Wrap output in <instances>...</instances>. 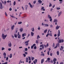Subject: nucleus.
Returning <instances> with one entry per match:
<instances>
[{
	"label": "nucleus",
	"instance_id": "11",
	"mask_svg": "<svg viewBox=\"0 0 64 64\" xmlns=\"http://www.w3.org/2000/svg\"><path fill=\"white\" fill-rule=\"evenodd\" d=\"M28 7V5H26L25 6V9L26 10H27Z\"/></svg>",
	"mask_w": 64,
	"mask_h": 64
},
{
	"label": "nucleus",
	"instance_id": "39",
	"mask_svg": "<svg viewBox=\"0 0 64 64\" xmlns=\"http://www.w3.org/2000/svg\"><path fill=\"white\" fill-rule=\"evenodd\" d=\"M8 64V62H6L4 63H3L2 64Z\"/></svg>",
	"mask_w": 64,
	"mask_h": 64
},
{
	"label": "nucleus",
	"instance_id": "14",
	"mask_svg": "<svg viewBox=\"0 0 64 64\" xmlns=\"http://www.w3.org/2000/svg\"><path fill=\"white\" fill-rule=\"evenodd\" d=\"M38 2L39 3H40V4H41L42 2V1L41 0H38Z\"/></svg>",
	"mask_w": 64,
	"mask_h": 64
},
{
	"label": "nucleus",
	"instance_id": "27",
	"mask_svg": "<svg viewBox=\"0 0 64 64\" xmlns=\"http://www.w3.org/2000/svg\"><path fill=\"white\" fill-rule=\"evenodd\" d=\"M52 6V4H51V3H50V5L49 6L50 7H51V6Z\"/></svg>",
	"mask_w": 64,
	"mask_h": 64
},
{
	"label": "nucleus",
	"instance_id": "28",
	"mask_svg": "<svg viewBox=\"0 0 64 64\" xmlns=\"http://www.w3.org/2000/svg\"><path fill=\"white\" fill-rule=\"evenodd\" d=\"M22 23V22H18V24H21Z\"/></svg>",
	"mask_w": 64,
	"mask_h": 64
},
{
	"label": "nucleus",
	"instance_id": "64",
	"mask_svg": "<svg viewBox=\"0 0 64 64\" xmlns=\"http://www.w3.org/2000/svg\"><path fill=\"white\" fill-rule=\"evenodd\" d=\"M64 63L63 62H62L60 63V64H63Z\"/></svg>",
	"mask_w": 64,
	"mask_h": 64
},
{
	"label": "nucleus",
	"instance_id": "52",
	"mask_svg": "<svg viewBox=\"0 0 64 64\" xmlns=\"http://www.w3.org/2000/svg\"><path fill=\"white\" fill-rule=\"evenodd\" d=\"M28 58H29V60H31V58H30V57L28 56Z\"/></svg>",
	"mask_w": 64,
	"mask_h": 64
},
{
	"label": "nucleus",
	"instance_id": "54",
	"mask_svg": "<svg viewBox=\"0 0 64 64\" xmlns=\"http://www.w3.org/2000/svg\"><path fill=\"white\" fill-rule=\"evenodd\" d=\"M47 60L48 61H49L50 60V58H47Z\"/></svg>",
	"mask_w": 64,
	"mask_h": 64
},
{
	"label": "nucleus",
	"instance_id": "4",
	"mask_svg": "<svg viewBox=\"0 0 64 64\" xmlns=\"http://www.w3.org/2000/svg\"><path fill=\"white\" fill-rule=\"evenodd\" d=\"M3 8V6L2 5V4L0 2V9H2Z\"/></svg>",
	"mask_w": 64,
	"mask_h": 64
},
{
	"label": "nucleus",
	"instance_id": "18",
	"mask_svg": "<svg viewBox=\"0 0 64 64\" xmlns=\"http://www.w3.org/2000/svg\"><path fill=\"white\" fill-rule=\"evenodd\" d=\"M56 45L58 47H60V44H59L58 42V43L56 44Z\"/></svg>",
	"mask_w": 64,
	"mask_h": 64
},
{
	"label": "nucleus",
	"instance_id": "38",
	"mask_svg": "<svg viewBox=\"0 0 64 64\" xmlns=\"http://www.w3.org/2000/svg\"><path fill=\"white\" fill-rule=\"evenodd\" d=\"M7 2L8 3H9V2H10V3H11V1L10 0H8L7 1Z\"/></svg>",
	"mask_w": 64,
	"mask_h": 64
},
{
	"label": "nucleus",
	"instance_id": "31",
	"mask_svg": "<svg viewBox=\"0 0 64 64\" xmlns=\"http://www.w3.org/2000/svg\"><path fill=\"white\" fill-rule=\"evenodd\" d=\"M47 30L46 29V30H45L44 31V32L45 33H46L47 32Z\"/></svg>",
	"mask_w": 64,
	"mask_h": 64
},
{
	"label": "nucleus",
	"instance_id": "30",
	"mask_svg": "<svg viewBox=\"0 0 64 64\" xmlns=\"http://www.w3.org/2000/svg\"><path fill=\"white\" fill-rule=\"evenodd\" d=\"M48 35H50V36H52V33H51L48 34Z\"/></svg>",
	"mask_w": 64,
	"mask_h": 64
},
{
	"label": "nucleus",
	"instance_id": "19",
	"mask_svg": "<svg viewBox=\"0 0 64 64\" xmlns=\"http://www.w3.org/2000/svg\"><path fill=\"white\" fill-rule=\"evenodd\" d=\"M29 41H30L29 40H28L27 41H26L25 42V44L28 43V42H29Z\"/></svg>",
	"mask_w": 64,
	"mask_h": 64
},
{
	"label": "nucleus",
	"instance_id": "37",
	"mask_svg": "<svg viewBox=\"0 0 64 64\" xmlns=\"http://www.w3.org/2000/svg\"><path fill=\"white\" fill-rule=\"evenodd\" d=\"M30 8H33V6H32V5L31 4L30 5Z\"/></svg>",
	"mask_w": 64,
	"mask_h": 64
},
{
	"label": "nucleus",
	"instance_id": "60",
	"mask_svg": "<svg viewBox=\"0 0 64 64\" xmlns=\"http://www.w3.org/2000/svg\"><path fill=\"white\" fill-rule=\"evenodd\" d=\"M48 35H49V34H46V37H47L48 36Z\"/></svg>",
	"mask_w": 64,
	"mask_h": 64
},
{
	"label": "nucleus",
	"instance_id": "63",
	"mask_svg": "<svg viewBox=\"0 0 64 64\" xmlns=\"http://www.w3.org/2000/svg\"><path fill=\"white\" fill-rule=\"evenodd\" d=\"M54 37H56V36H57V34H54Z\"/></svg>",
	"mask_w": 64,
	"mask_h": 64
},
{
	"label": "nucleus",
	"instance_id": "43",
	"mask_svg": "<svg viewBox=\"0 0 64 64\" xmlns=\"http://www.w3.org/2000/svg\"><path fill=\"white\" fill-rule=\"evenodd\" d=\"M53 47H55V44L54 43L52 45Z\"/></svg>",
	"mask_w": 64,
	"mask_h": 64
},
{
	"label": "nucleus",
	"instance_id": "62",
	"mask_svg": "<svg viewBox=\"0 0 64 64\" xmlns=\"http://www.w3.org/2000/svg\"><path fill=\"white\" fill-rule=\"evenodd\" d=\"M8 57H6V60H8Z\"/></svg>",
	"mask_w": 64,
	"mask_h": 64
},
{
	"label": "nucleus",
	"instance_id": "61",
	"mask_svg": "<svg viewBox=\"0 0 64 64\" xmlns=\"http://www.w3.org/2000/svg\"><path fill=\"white\" fill-rule=\"evenodd\" d=\"M28 44H29L27 43V44H26L25 45H26V46H28Z\"/></svg>",
	"mask_w": 64,
	"mask_h": 64
},
{
	"label": "nucleus",
	"instance_id": "13",
	"mask_svg": "<svg viewBox=\"0 0 64 64\" xmlns=\"http://www.w3.org/2000/svg\"><path fill=\"white\" fill-rule=\"evenodd\" d=\"M44 58L42 59L41 60V64H43L44 62Z\"/></svg>",
	"mask_w": 64,
	"mask_h": 64
},
{
	"label": "nucleus",
	"instance_id": "10",
	"mask_svg": "<svg viewBox=\"0 0 64 64\" xmlns=\"http://www.w3.org/2000/svg\"><path fill=\"white\" fill-rule=\"evenodd\" d=\"M60 27V26H58V25H57L56 27V30H58Z\"/></svg>",
	"mask_w": 64,
	"mask_h": 64
},
{
	"label": "nucleus",
	"instance_id": "29",
	"mask_svg": "<svg viewBox=\"0 0 64 64\" xmlns=\"http://www.w3.org/2000/svg\"><path fill=\"white\" fill-rule=\"evenodd\" d=\"M44 25H45V26H46V27H48V26H49L48 24H45Z\"/></svg>",
	"mask_w": 64,
	"mask_h": 64
},
{
	"label": "nucleus",
	"instance_id": "45",
	"mask_svg": "<svg viewBox=\"0 0 64 64\" xmlns=\"http://www.w3.org/2000/svg\"><path fill=\"white\" fill-rule=\"evenodd\" d=\"M41 56H44V54H41Z\"/></svg>",
	"mask_w": 64,
	"mask_h": 64
},
{
	"label": "nucleus",
	"instance_id": "48",
	"mask_svg": "<svg viewBox=\"0 0 64 64\" xmlns=\"http://www.w3.org/2000/svg\"><path fill=\"white\" fill-rule=\"evenodd\" d=\"M10 16H11V17H12V18H15V16H13L10 15Z\"/></svg>",
	"mask_w": 64,
	"mask_h": 64
},
{
	"label": "nucleus",
	"instance_id": "35",
	"mask_svg": "<svg viewBox=\"0 0 64 64\" xmlns=\"http://www.w3.org/2000/svg\"><path fill=\"white\" fill-rule=\"evenodd\" d=\"M5 15L6 16H8V15H7V14L6 12H5Z\"/></svg>",
	"mask_w": 64,
	"mask_h": 64
},
{
	"label": "nucleus",
	"instance_id": "5",
	"mask_svg": "<svg viewBox=\"0 0 64 64\" xmlns=\"http://www.w3.org/2000/svg\"><path fill=\"white\" fill-rule=\"evenodd\" d=\"M60 36V30H58V37H59Z\"/></svg>",
	"mask_w": 64,
	"mask_h": 64
},
{
	"label": "nucleus",
	"instance_id": "3",
	"mask_svg": "<svg viewBox=\"0 0 64 64\" xmlns=\"http://www.w3.org/2000/svg\"><path fill=\"white\" fill-rule=\"evenodd\" d=\"M8 47H11L12 46V44L10 42H8Z\"/></svg>",
	"mask_w": 64,
	"mask_h": 64
},
{
	"label": "nucleus",
	"instance_id": "59",
	"mask_svg": "<svg viewBox=\"0 0 64 64\" xmlns=\"http://www.w3.org/2000/svg\"><path fill=\"white\" fill-rule=\"evenodd\" d=\"M46 46L47 47H48V46H49V44L48 43L47 44H46Z\"/></svg>",
	"mask_w": 64,
	"mask_h": 64
},
{
	"label": "nucleus",
	"instance_id": "55",
	"mask_svg": "<svg viewBox=\"0 0 64 64\" xmlns=\"http://www.w3.org/2000/svg\"><path fill=\"white\" fill-rule=\"evenodd\" d=\"M50 26L51 28H52L53 27V25H50Z\"/></svg>",
	"mask_w": 64,
	"mask_h": 64
},
{
	"label": "nucleus",
	"instance_id": "51",
	"mask_svg": "<svg viewBox=\"0 0 64 64\" xmlns=\"http://www.w3.org/2000/svg\"><path fill=\"white\" fill-rule=\"evenodd\" d=\"M44 46V45L42 44L41 45H40V47H42V46Z\"/></svg>",
	"mask_w": 64,
	"mask_h": 64
},
{
	"label": "nucleus",
	"instance_id": "2",
	"mask_svg": "<svg viewBox=\"0 0 64 64\" xmlns=\"http://www.w3.org/2000/svg\"><path fill=\"white\" fill-rule=\"evenodd\" d=\"M48 18L49 19H50V22L52 23V17L50 16V15H48Z\"/></svg>",
	"mask_w": 64,
	"mask_h": 64
},
{
	"label": "nucleus",
	"instance_id": "16",
	"mask_svg": "<svg viewBox=\"0 0 64 64\" xmlns=\"http://www.w3.org/2000/svg\"><path fill=\"white\" fill-rule=\"evenodd\" d=\"M34 33H33V32H31V35L32 36H34Z\"/></svg>",
	"mask_w": 64,
	"mask_h": 64
},
{
	"label": "nucleus",
	"instance_id": "49",
	"mask_svg": "<svg viewBox=\"0 0 64 64\" xmlns=\"http://www.w3.org/2000/svg\"><path fill=\"white\" fill-rule=\"evenodd\" d=\"M12 8H10L9 9V10H10V11H12Z\"/></svg>",
	"mask_w": 64,
	"mask_h": 64
},
{
	"label": "nucleus",
	"instance_id": "1",
	"mask_svg": "<svg viewBox=\"0 0 64 64\" xmlns=\"http://www.w3.org/2000/svg\"><path fill=\"white\" fill-rule=\"evenodd\" d=\"M7 36V35L6 34L5 35L4 34H2V39H4H4H5V38H6Z\"/></svg>",
	"mask_w": 64,
	"mask_h": 64
},
{
	"label": "nucleus",
	"instance_id": "9",
	"mask_svg": "<svg viewBox=\"0 0 64 64\" xmlns=\"http://www.w3.org/2000/svg\"><path fill=\"white\" fill-rule=\"evenodd\" d=\"M15 27V26L14 25L12 26L11 27V29L12 30H14V28Z\"/></svg>",
	"mask_w": 64,
	"mask_h": 64
},
{
	"label": "nucleus",
	"instance_id": "56",
	"mask_svg": "<svg viewBox=\"0 0 64 64\" xmlns=\"http://www.w3.org/2000/svg\"><path fill=\"white\" fill-rule=\"evenodd\" d=\"M44 47L46 48H47V46H46V45L44 44Z\"/></svg>",
	"mask_w": 64,
	"mask_h": 64
},
{
	"label": "nucleus",
	"instance_id": "36",
	"mask_svg": "<svg viewBox=\"0 0 64 64\" xmlns=\"http://www.w3.org/2000/svg\"><path fill=\"white\" fill-rule=\"evenodd\" d=\"M3 55L4 56H6V54L5 52H4Z\"/></svg>",
	"mask_w": 64,
	"mask_h": 64
},
{
	"label": "nucleus",
	"instance_id": "41",
	"mask_svg": "<svg viewBox=\"0 0 64 64\" xmlns=\"http://www.w3.org/2000/svg\"><path fill=\"white\" fill-rule=\"evenodd\" d=\"M36 43L37 44H38L39 43L38 41V40H36Z\"/></svg>",
	"mask_w": 64,
	"mask_h": 64
},
{
	"label": "nucleus",
	"instance_id": "53",
	"mask_svg": "<svg viewBox=\"0 0 64 64\" xmlns=\"http://www.w3.org/2000/svg\"><path fill=\"white\" fill-rule=\"evenodd\" d=\"M34 47L35 46H36V44H33V45H32Z\"/></svg>",
	"mask_w": 64,
	"mask_h": 64
},
{
	"label": "nucleus",
	"instance_id": "22",
	"mask_svg": "<svg viewBox=\"0 0 64 64\" xmlns=\"http://www.w3.org/2000/svg\"><path fill=\"white\" fill-rule=\"evenodd\" d=\"M14 37L15 38H17V34H14Z\"/></svg>",
	"mask_w": 64,
	"mask_h": 64
},
{
	"label": "nucleus",
	"instance_id": "20",
	"mask_svg": "<svg viewBox=\"0 0 64 64\" xmlns=\"http://www.w3.org/2000/svg\"><path fill=\"white\" fill-rule=\"evenodd\" d=\"M33 4H35L36 3V0H34L33 2Z\"/></svg>",
	"mask_w": 64,
	"mask_h": 64
},
{
	"label": "nucleus",
	"instance_id": "32",
	"mask_svg": "<svg viewBox=\"0 0 64 64\" xmlns=\"http://www.w3.org/2000/svg\"><path fill=\"white\" fill-rule=\"evenodd\" d=\"M14 4V5H16V2L15 1H14L13 3Z\"/></svg>",
	"mask_w": 64,
	"mask_h": 64
},
{
	"label": "nucleus",
	"instance_id": "25",
	"mask_svg": "<svg viewBox=\"0 0 64 64\" xmlns=\"http://www.w3.org/2000/svg\"><path fill=\"white\" fill-rule=\"evenodd\" d=\"M59 43H61L62 42V40H60L58 41Z\"/></svg>",
	"mask_w": 64,
	"mask_h": 64
},
{
	"label": "nucleus",
	"instance_id": "47",
	"mask_svg": "<svg viewBox=\"0 0 64 64\" xmlns=\"http://www.w3.org/2000/svg\"><path fill=\"white\" fill-rule=\"evenodd\" d=\"M8 50L9 51H10L11 50V48H9L8 49Z\"/></svg>",
	"mask_w": 64,
	"mask_h": 64
},
{
	"label": "nucleus",
	"instance_id": "46",
	"mask_svg": "<svg viewBox=\"0 0 64 64\" xmlns=\"http://www.w3.org/2000/svg\"><path fill=\"white\" fill-rule=\"evenodd\" d=\"M56 9L57 10H60V8H57Z\"/></svg>",
	"mask_w": 64,
	"mask_h": 64
},
{
	"label": "nucleus",
	"instance_id": "50",
	"mask_svg": "<svg viewBox=\"0 0 64 64\" xmlns=\"http://www.w3.org/2000/svg\"><path fill=\"white\" fill-rule=\"evenodd\" d=\"M38 30H40V28L39 26H38Z\"/></svg>",
	"mask_w": 64,
	"mask_h": 64
},
{
	"label": "nucleus",
	"instance_id": "58",
	"mask_svg": "<svg viewBox=\"0 0 64 64\" xmlns=\"http://www.w3.org/2000/svg\"><path fill=\"white\" fill-rule=\"evenodd\" d=\"M23 55L24 56V57H26V54H23Z\"/></svg>",
	"mask_w": 64,
	"mask_h": 64
},
{
	"label": "nucleus",
	"instance_id": "40",
	"mask_svg": "<svg viewBox=\"0 0 64 64\" xmlns=\"http://www.w3.org/2000/svg\"><path fill=\"white\" fill-rule=\"evenodd\" d=\"M34 57H32V61H33V60H34Z\"/></svg>",
	"mask_w": 64,
	"mask_h": 64
},
{
	"label": "nucleus",
	"instance_id": "21",
	"mask_svg": "<svg viewBox=\"0 0 64 64\" xmlns=\"http://www.w3.org/2000/svg\"><path fill=\"white\" fill-rule=\"evenodd\" d=\"M18 38L19 39H20V38H21V35L20 34H19V35L18 36Z\"/></svg>",
	"mask_w": 64,
	"mask_h": 64
},
{
	"label": "nucleus",
	"instance_id": "44",
	"mask_svg": "<svg viewBox=\"0 0 64 64\" xmlns=\"http://www.w3.org/2000/svg\"><path fill=\"white\" fill-rule=\"evenodd\" d=\"M32 32H34V28H32Z\"/></svg>",
	"mask_w": 64,
	"mask_h": 64
},
{
	"label": "nucleus",
	"instance_id": "23",
	"mask_svg": "<svg viewBox=\"0 0 64 64\" xmlns=\"http://www.w3.org/2000/svg\"><path fill=\"white\" fill-rule=\"evenodd\" d=\"M20 32H22L23 31V28H21L20 29Z\"/></svg>",
	"mask_w": 64,
	"mask_h": 64
},
{
	"label": "nucleus",
	"instance_id": "33",
	"mask_svg": "<svg viewBox=\"0 0 64 64\" xmlns=\"http://www.w3.org/2000/svg\"><path fill=\"white\" fill-rule=\"evenodd\" d=\"M24 50L26 51H28V48H25Z\"/></svg>",
	"mask_w": 64,
	"mask_h": 64
},
{
	"label": "nucleus",
	"instance_id": "17",
	"mask_svg": "<svg viewBox=\"0 0 64 64\" xmlns=\"http://www.w3.org/2000/svg\"><path fill=\"white\" fill-rule=\"evenodd\" d=\"M12 54H11L10 56V58H12Z\"/></svg>",
	"mask_w": 64,
	"mask_h": 64
},
{
	"label": "nucleus",
	"instance_id": "42",
	"mask_svg": "<svg viewBox=\"0 0 64 64\" xmlns=\"http://www.w3.org/2000/svg\"><path fill=\"white\" fill-rule=\"evenodd\" d=\"M34 49H37V47L36 46H35L34 47Z\"/></svg>",
	"mask_w": 64,
	"mask_h": 64
},
{
	"label": "nucleus",
	"instance_id": "12",
	"mask_svg": "<svg viewBox=\"0 0 64 64\" xmlns=\"http://www.w3.org/2000/svg\"><path fill=\"white\" fill-rule=\"evenodd\" d=\"M26 36V33L23 34H22V37H24V36Z\"/></svg>",
	"mask_w": 64,
	"mask_h": 64
},
{
	"label": "nucleus",
	"instance_id": "57",
	"mask_svg": "<svg viewBox=\"0 0 64 64\" xmlns=\"http://www.w3.org/2000/svg\"><path fill=\"white\" fill-rule=\"evenodd\" d=\"M49 53H50L49 51H48V55H49Z\"/></svg>",
	"mask_w": 64,
	"mask_h": 64
},
{
	"label": "nucleus",
	"instance_id": "34",
	"mask_svg": "<svg viewBox=\"0 0 64 64\" xmlns=\"http://www.w3.org/2000/svg\"><path fill=\"white\" fill-rule=\"evenodd\" d=\"M4 50H5V48L3 47L2 48V51H3Z\"/></svg>",
	"mask_w": 64,
	"mask_h": 64
},
{
	"label": "nucleus",
	"instance_id": "7",
	"mask_svg": "<svg viewBox=\"0 0 64 64\" xmlns=\"http://www.w3.org/2000/svg\"><path fill=\"white\" fill-rule=\"evenodd\" d=\"M62 13V11L60 12L58 14V17H60V15H61Z\"/></svg>",
	"mask_w": 64,
	"mask_h": 64
},
{
	"label": "nucleus",
	"instance_id": "26",
	"mask_svg": "<svg viewBox=\"0 0 64 64\" xmlns=\"http://www.w3.org/2000/svg\"><path fill=\"white\" fill-rule=\"evenodd\" d=\"M56 53L57 55H59V51H57L56 52Z\"/></svg>",
	"mask_w": 64,
	"mask_h": 64
},
{
	"label": "nucleus",
	"instance_id": "24",
	"mask_svg": "<svg viewBox=\"0 0 64 64\" xmlns=\"http://www.w3.org/2000/svg\"><path fill=\"white\" fill-rule=\"evenodd\" d=\"M40 38V37L39 36V35H38L37 36V39H38Z\"/></svg>",
	"mask_w": 64,
	"mask_h": 64
},
{
	"label": "nucleus",
	"instance_id": "6",
	"mask_svg": "<svg viewBox=\"0 0 64 64\" xmlns=\"http://www.w3.org/2000/svg\"><path fill=\"white\" fill-rule=\"evenodd\" d=\"M56 61H57V59H56V58H54V59L53 60V61L54 62V63L53 64H55L56 63Z\"/></svg>",
	"mask_w": 64,
	"mask_h": 64
},
{
	"label": "nucleus",
	"instance_id": "15",
	"mask_svg": "<svg viewBox=\"0 0 64 64\" xmlns=\"http://www.w3.org/2000/svg\"><path fill=\"white\" fill-rule=\"evenodd\" d=\"M58 22V20L57 19H54V22Z\"/></svg>",
	"mask_w": 64,
	"mask_h": 64
},
{
	"label": "nucleus",
	"instance_id": "8",
	"mask_svg": "<svg viewBox=\"0 0 64 64\" xmlns=\"http://www.w3.org/2000/svg\"><path fill=\"white\" fill-rule=\"evenodd\" d=\"M41 10L44 11H45V9L44 8V7H42V8L41 9Z\"/></svg>",
	"mask_w": 64,
	"mask_h": 64
}]
</instances>
